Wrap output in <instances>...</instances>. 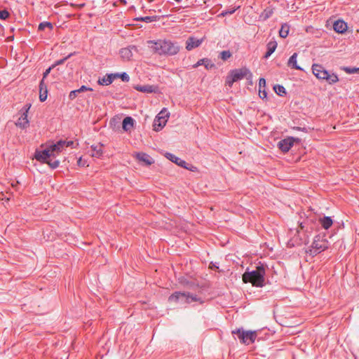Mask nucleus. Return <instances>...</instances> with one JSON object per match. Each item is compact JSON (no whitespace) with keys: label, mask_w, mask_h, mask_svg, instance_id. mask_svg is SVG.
Segmentation results:
<instances>
[{"label":"nucleus","mask_w":359,"mask_h":359,"mask_svg":"<svg viewBox=\"0 0 359 359\" xmlns=\"http://www.w3.org/2000/svg\"><path fill=\"white\" fill-rule=\"evenodd\" d=\"M187 3V5L184 6V8H189L191 5H193L192 2H189V0H186L185 1Z\"/></svg>","instance_id":"53"},{"label":"nucleus","mask_w":359,"mask_h":359,"mask_svg":"<svg viewBox=\"0 0 359 359\" xmlns=\"http://www.w3.org/2000/svg\"><path fill=\"white\" fill-rule=\"evenodd\" d=\"M135 156L140 162H142L144 165L149 166L154 163V159L147 153L137 152L135 153Z\"/></svg>","instance_id":"14"},{"label":"nucleus","mask_w":359,"mask_h":359,"mask_svg":"<svg viewBox=\"0 0 359 359\" xmlns=\"http://www.w3.org/2000/svg\"><path fill=\"white\" fill-rule=\"evenodd\" d=\"M273 13V11L271 8L267 7L265 8L263 12L260 15V18L262 19V20L265 21L269 18L271 17V15Z\"/></svg>","instance_id":"32"},{"label":"nucleus","mask_w":359,"mask_h":359,"mask_svg":"<svg viewBox=\"0 0 359 359\" xmlns=\"http://www.w3.org/2000/svg\"><path fill=\"white\" fill-rule=\"evenodd\" d=\"M102 144H98L96 145H92L91 149L93 151L92 156L96 158H100L102 155Z\"/></svg>","instance_id":"30"},{"label":"nucleus","mask_w":359,"mask_h":359,"mask_svg":"<svg viewBox=\"0 0 359 359\" xmlns=\"http://www.w3.org/2000/svg\"><path fill=\"white\" fill-rule=\"evenodd\" d=\"M184 285L191 286L192 285V283H191L189 280H187L186 282H184Z\"/></svg>","instance_id":"56"},{"label":"nucleus","mask_w":359,"mask_h":359,"mask_svg":"<svg viewBox=\"0 0 359 359\" xmlns=\"http://www.w3.org/2000/svg\"><path fill=\"white\" fill-rule=\"evenodd\" d=\"M312 72L315 76L319 80H325L330 85H333L339 81L338 76L326 70L325 67L319 64L312 65Z\"/></svg>","instance_id":"4"},{"label":"nucleus","mask_w":359,"mask_h":359,"mask_svg":"<svg viewBox=\"0 0 359 359\" xmlns=\"http://www.w3.org/2000/svg\"><path fill=\"white\" fill-rule=\"evenodd\" d=\"M309 243V236L307 233V230L302 233L300 230L297 229L294 236L288 241V245L290 247L300 246L303 244L307 245Z\"/></svg>","instance_id":"6"},{"label":"nucleus","mask_w":359,"mask_h":359,"mask_svg":"<svg viewBox=\"0 0 359 359\" xmlns=\"http://www.w3.org/2000/svg\"><path fill=\"white\" fill-rule=\"evenodd\" d=\"M244 78H246L247 80L252 83V74L248 67H243L239 69H231L226 77V86L231 88L233 83L239 81Z\"/></svg>","instance_id":"3"},{"label":"nucleus","mask_w":359,"mask_h":359,"mask_svg":"<svg viewBox=\"0 0 359 359\" xmlns=\"http://www.w3.org/2000/svg\"><path fill=\"white\" fill-rule=\"evenodd\" d=\"M273 53L269 50H266V52L263 56L264 59H268Z\"/></svg>","instance_id":"48"},{"label":"nucleus","mask_w":359,"mask_h":359,"mask_svg":"<svg viewBox=\"0 0 359 359\" xmlns=\"http://www.w3.org/2000/svg\"><path fill=\"white\" fill-rule=\"evenodd\" d=\"M165 157L170 161L171 162L175 163L178 166L183 168L184 169H187L188 170L196 172L197 171V168L191 164L187 163L185 161L182 160V158L176 156L172 153L166 152L165 154Z\"/></svg>","instance_id":"8"},{"label":"nucleus","mask_w":359,"mask_h":359,"mask_svg":"<svg viewBox=\"0 0 359 359\" xmlns=\"http://www.w3.org/2000/svg\"><path fill=\"white\" fill-rule=\"evenodd\" d=\"M43 77L39 83V100L41 102H45V90H43V85L45 82V72L42 73Z\"/></svg>","instance_id":"28"},{"label":"nucleus","mask_w":359,"mask_h":359,"mask_svg":"<svg viewBox=\"0 0 359 359\" xmlns=\"http://www.w3.org/2000/svg\"><path fill=\"white\" fill-rule=\"evenodd\" d=\"M57 154L52 151L51 150H48L46 149V164L50 166L51 169L57 168L60 165V161L58 160H53L54 158Z\"/></svg>","instance_id":"16"},{"label":"nucleus","mask_w":359,"mask_h":359,"mask_svg":"<svg viewBox=\"0 0 359 359\" xmlns=\"http://www.w3.org/2000/svg\"><path fill=\"white\" fill-rule=\"evenodd\" d=\"M278 43L274 38L266 44V50L273 53L277 48Z\"/></svg>","instance_id":"35"},{"label":"nucleus","mask_w":359,"mask_h":359,"mask_svg":"<svg viewBox=\"0 0 359 359\" xmlns=\"http://www.w3.org/2000/svg\"><path fill=\"white\" fill-rule=\"evenodd\" d=\"M326 249H327V245L325 244H320L318 243V241L313 240L311 247L306 250V252L312 257H315Z\"/></svg>","instance_id":"11"},{"label":"nucleus","mask_w":359,"mask_h":359,"mask_svg":"<svg viewBox=\"0 0 359 359\" xmlns=\"http://www.w3.org/2000/svg\"><path fill=\"white\" fill-rule=\"evenodd\" d=\"M332 27H333L334 31L336 33L341 34H344L348 29L347 23L341 19H338V20H335L333 23Z\"/></svg>","instance_id":"15"},{"label":"nucleus","mask_w":359,"mask_h":359,"mask_svg":"<svg viewBox=\"0 0 359 359\" xmlns=\"http://www.w3.org/2000/svg\"><path fill=\"white\" fill-rule=\"evenodd\" d=\"M137 48L134 45L128 46V47L123 48L119 50V54L122 59L124 60H130L133 55V52H137Z\"/></svg>","instance_id":"13"},{"label":"nucleus","mask_w":359,"mask_h":359,"mask_svg":"<svg viewBox=\"0 0 359 359\" xmlns=\"http://www.w3.org/2000/svg\"><path fill=\"white\" fill-rule=\"evenodd\" d=\"M294 129L299 131L307 132V129L306 128L296 127Z\"/></svg>","instance_id":"52"},{"label":"nucleus","mask_w":359,"mask_h":359,"mask_svg":"<svg viewBox=\"0 0 359 359\" xmlns=\"http://www.w3.org/2000/svg\"><path fill=\"white\" fill-rule=\"evenodd\" d=\"M46 28H48L51 30L53 28V25L51 22L46 21Z\"/></svg>","instance_id":"50"},{"label":"nucleus","mask_w":359,"mask_h":359,"mask_svg":"<svg viewBox=\"0 0 359 359\" xmlns=\"http://www.w3.org/2000/svg\"><path fill=\"white\" fill-rule=\"evenodd\" d=\"M294 146V137L289 136L278 142V148L283 152L287 153Z\"/></svg>","instance_id":"12"},{"label":"nucleus","mask_w":359,"mask_h":359,"mask_svg":"<svg viewBox=\"0 0 359 359\" xmlns=\"http://www.w3.org/2000/svg\"><path fill=\"white\" fill-rule=\"evenodd\" d=\"M188 298H189V304L193 302H198L200 303V304H203L204 303V300L202 298L199 297L197 294L191 293L189 292Z\"/></svg>","instance_id":"33"},{"label":"nucleus","mask_w":359,"mask_h":359,"mask_svg":"<svg viewBox=\"0 0 359 359\" xmlns=\"http://www.w3.org/2000/svg\"><path fill=\"white\" fill-rule=\"evenodd\" d=\"M111 74H106L103 77H100L97 83L100 86H109L113 83Z\"/></svg>","instance_id":"26"},{"label":"nucleus","mask_w":359,"mask_h":359,"mask_svg":"<svg viewBox=\"0 0 359 359\" xmlns=\"http://www.w3.org/2000/svg\"><path fill=\"white\" fill-rule=\"evenodd\" d=\"M78 145H79L78 142L75 143L72 140L66 141V144H65V147H73V148H76Z\"/></svg>","instance_id":"43"},{"label":"nucleus","mask_w":359,"mask_h":359,"mask_svg":"<svg viewBox=\"0 0 359 359\" xmlns=\"http://www.w3.org/2000/svg\"><path fill=\"white\" fill-rule=\"evenodd\" d=\"M341 69L349 74H359V67H343Z\"/></svg>","instance_id":"36"},{"label":"nucleus","mask_w":359,"mask_h":359,"mask_svg":"<svg viewBox=\"0 0 359 359\" xmlns=\"http://www.w3.org/2000/svg\"><path fill=\"white\" fill-rule=\"evenodd\" d=\"M238 8H232V9H227V10H225V11H223L220 14H219V16H226V15H231L233 13H235V11Z\"/></svg>","instance_id":"38"},{"label":"nucleus","mask_w":359,"mask_h":359,"mask_svg":"<svg viewBox=\"0 0 359 359\" xmlns=\"http://www.w3.org/2000/svg\"><path fill=\"white\" fill-rule=\"evenodd\" d=\"M209 267L210 269H219V265L217 262H210Z\"/></svg>","instance_id":"46"},{"label":"nucleus","mask_w":359,"mask_h":359,"mask_svg":"<svg viewBox=\"0 0 359 359\" xmlns=\"http://www.w3.org/2000/svg\"><path fill=\"white\" fill-rule=\"evenodd\" d=\"M297 55H298L297 53H294L289 58L288 62H287V65H288V67H290V68H292L293 69L303 70V69L297 65Z\"/></svg>","instance_id":"25"},{"label":"nucleus","mask_w":359,"mask_h":359,"mask_svg":"<svg viewBox=\"0 0 359 359\" xmlns=\"http://www.w3.org/2000/svg\"><path fill=\"white\" fill-rule=\"evenodd\" d=\"M201 65H203L208 70L215 68V65L212 62L210 59L207 57L199 60L196 64L193 65V67L197 68Z\"/></svg>","instance_id":"20"},{"label":"nucleus","mask_w":359,"mask_h":359,"mask_svg":"<svg viewBox=\"0 0 359 359\" xmlns=\"http://www.w3.org/2000/svg\"><path fill=\"white\" fill-rule=\"evenodd\" d=\"M320 238H321V236L320 235H316L315 237H314V239L313 240H316L318 241V243L320 242Z\"/></svg>","instance_id":"55"},{"label":"nucleus","mask_w":359,"mask_h":359,"mask_svg":"<svg viewBox=\"0 0 359 359\" xmlns=\"http://www.w3.org/2000/svg\"><path fill=\"white\" fill-rule=\"evenodd\" d=\"M88 90L92 91L93 88L83 85L79 88H78L76 90H72L69 94V100H73L77 97L79 93H83L85 91H88Z\"/></svg>","instance_id":"22"},{"label":"nucleus","mask_w":359,"mask_h":359,"mask_svg":"<svg viewBox=\"0 0 359 359\" xmlns=\"http://www.w3.org/2000/svg\"><path fill=\"white\" fill-rule=\"evenodd\" d=\"M265 266L259 263L255 270L249 271L248 269L243 274L242 279L245 283H250L253 286L262 287L265 281Z\"/></svg>","instance_id":"2"},{"label":"nucleus","mask_w":359,"mask_h":359,"mask_svg":"<svg viewBox=\"0 0 359 359\" xmlns=\"http://www.w3.org/2000/svg\"><path fill=\"white\" fill-rule=\"evenodd\" d=\"M33 160L36 161V163L34 164V168L40 174L43 173V164L45 163V147L43 144L41 145V149H36Z\"/></svg>","instance_id":"7"},{"label":"nucleus","mask_w":359,"mask_h":359,"mask_svg":"<svg viewBox=\"0 0 359 359\" xmlns=\"http://www.w3.org/2000/svg\"><path fill=\"white\" fill-rule=\"evenodd\" d=\"M189 292L176 291L168 297L169 302H174L180 304H189Z\"/></svg>","instance_id":"10"},{"label":"nucleus","mask_w":359,"mask_h":359,"mask_svg":"<svg viewBox=\"0 0 359 359\" xmlns=\"http://www.w3.org/2000/svg\"><path fill=\"white\" fill-rule=\"evenodd\" d=\"M259 95L262 100L266 99L267 93H266V88H264L263 90H259Z\"/></svg>","instance_id":"42"},{"label":"nucleus","mask_w":359,"mask_h":359,"mask_svg":"<svg viewBox=\"0 0 359 359\" xmlns=\"http://www.w3.org/2000/svg\"><path fill=\"white\" fill-rule=\"evenodd\" d=\"M231 55L232 54L229 50H222L219 54L220 58L224 61H226L228 59H229L231 57Z\"/></svg>","instance_id":"37"},{"label":"nucleus","mask_w":359,"mask_h":359,"mask_svg":"<svg viewBox=\"0 0 359 359\" xmlns=\"http://www.w3.org/2000/svg\"><path fill=\"white\" fill-rule=\"evenodd\" d=\"M305 228L304 223V222H299V227L297 229L304 231Z\"/></svg>","instance_id":"49"},{"label":"nucleus","mask_w":359,"mask_h":359,"mask_svg":"<svg viewBox=\"0 0 359 359\" xmlns=\"http://www.w3.org/2000/svg\"><path fill=\"white\" fill-rule=\"evenodd\" d=\"M71 56V55H69L67 57L63 58V59H61V60H57L56 62H55L54 64L52 65L53 67H55L56 65H60V64H62L68 57H69Z\"/></svg>","instance_id":"45"},{"label":"nucleus","mask_w":359,"mask_h":359,"mask_svg":"<svg viewBox=\"0 0 359 359\" xmlns=\"http://www.w3.org/2000/svg\"><path fill=\"white\" fill-rule=\"evenodd\" d=\"M318 222L322 228L325 230L329 229L333 224V219L330 216H323L322 217H319Z\"/></svg>","instance_id":"21"},{"label":"nucleus","mask_w":359,"mask_h":359,"mask_svg":"<svg viewBox=\"0 0 359 359\" xmlns=\"http://www.w3.org/2000/svg\"><path fill=\"white\" fill-rule=\"evenodd\" d=\"M167 119H164V116H156L153 123V130L156 132L161 130L167 123Z\"/></svg>","instance_id":"19"},{"label":"nucleus","mask_w":359,"mask_h":359,"mask_svg":"<svg viewBox=\"0 0 359 359\" xmlns=\"http://www.w3.org/2000/svg\"><path fill=\"white\" fill-rule=\"evenodd\" d=\"M31 107V104H26L18 112L20 116L15 122L16 126L25 129L29 125V122L27 118V113Z\"/></svg>","instance_id":"9"},{"label":"nucleus","mask_w":359,"mask_h":359,"mask_svg":"<svg viewBox=\"0 0 359 359\" xmlns=\"http://www.w3.org/2000/svg\"><path fill=\"white\" fill-rule=\"evenodd\" d=\"M203 41V39H197L194 36H189L186 41V49L191 50L194 48L199 47Z\"/></svg>","instance_id":"17"},{"label":"nucleus","mask_w":359,"mask_h":359,"mask_svg":"<svg viewBox=\"0 0 359 359\" xmlns=\"http://www.w3.org/2000/svg\"><path fill=\"white\" fill-rule=\"evenodd\" d=\"M65 144L66 141L62 140H58L56 143H52L51 144H48L46 142V149L58 154L65 147Z\"/></svg>","instance_id":"18"},{"label":"nucleus","mask_w":359,"mask_h":359,"mask_svg":"<svg viewBox=\"0 0 359 359\" xmlns=\"http://www.w3.org/2000/svg\"><path fill=\"white\" fill-rule=\"evenodd\" d=\"M149 2H152L154 0H148Z\"/></svg>","instance_id":"59"},{"label":"nucleus","mask_w":359,"mask_h":359,"mask_svg":"<svg viewBox=\"0 0 359 359\" xmlns=\"http://www.w3.org/2000/svg\"><path fill=\"white\" fill-rule=\"evenodd\" d=\"M290 25L287 23H284L281 25L280 29L279 30V36L281 38H286L289 34Z\"/></svg>","instance_id":"31"},{"label":"nucleus","mask_w":359,"mask_h":359,"mask_svg":"<svg viewBox=\"0 0 359 359\" xmlns=\"http://www.w3.org/2000/svg\"><path fill=\"white\" fill-rule=\"evenodd\" d=\"M273 90L275 93L279 96H284L285 95H286V90L282 85H275L273 86Z\"/></svg>","instance_id":"34"},{"label":"nucleus","mask_w":359,"mask_h":359,"mask_svg":"<svg viewBox=\"0 0 359 359\" xmlns=\"http://www.w3.org/2000/svg\"><path fill=\"white\" fill-rule=\"evenodd\" d=\"M147 43L153 53L158 55L173 56L180 50L178 43L170 39L150 40Z\"/></svg>","instance_id":"1"},{"label":"nucleus","mask_w":359,"mask_h":359,"mask_svg":"<svg viewBox=\"0 0 359 359\" xmlns=\"http://www.w3.org/2000/svg\"><path fill=\"white\" fill-rule=\"evenodd\" d=\"M135 123V119L131 116H126L123 119L122 128L124 131H129Z\"/></svg>","instance_id":"23"},{"label":"nucleus","mask_w":359,"mask_h":359,"mask_svg":"<svg viewBox=\"0 0 359 359\" xmlns=\"http://www.w3.org/2000/svg\"><path fill=\"white\" fill-rule=\"evenodd\" d=\"M134 88L140 92L142 93H155L156 87L151 85H144V86H140L137 85L134 86Z\"/></svg>","instance_id":"24"},{"label":"nucleus","mask_w":359,"mask_h":359,"mask_svg":"<svg viewBox=\"0 0 359 359\" xmlns=\"http://www.w3.org/2000/svg\"><path fill=\"white\" fill-rule=\"evenodd\" d=\"M54 67H53L52 65L50 66L48 68L46 69V76H48V74L50 73V70L52 69V68H53Z\"/></svg>","instance_id":"54"},{"label":"nucleus","mask_w":359,"mask_h":359,"mask_svg":"<svg viewBox=\"0 0 359 359\" xmlns=\"http://www.w3.org/2000/svg\"><path fill=\"white\" fill-rule=\"evenodd\" d=\"M302 142V140L298 137H294V144H300Z\"/></svg>","instance_id":"51"},{"label":"nucleus","mask_w":359,"mask_h":359,"mask_svg":"<svg viewBox=\"0 0 359 359\" xmlns=\"http://www.w3.org/2000/svg\"><path fill=\"white\" fill-rule=\"evenodd\" d=\"M10 16L9 12L4 9L0 11V19L1 20H6Z\"/></svg>","instance_id":"39"},{"label":"nucleus","mask_w":359,"mask_h":359,"mask_svg":"<svg viewBox=\"0 0 359 359\" xmlns=\"http://www.w3.org/2000/svg\"><path fill=\"white\" fill-rule=\"evenodd\" d=\"M38 29L39 31H43L45 29V21L44 22H41L39 25V27H38Z\"/></svg>","instance_id":"47"},{"label":"nucleus","mask_w":359,"mask_h":359,"mask_svg":"<svg viewBox=\"0 0 359 359\" xmlns=\"http://www.w3.org/2000/svg\"><path fill=\"white\" fill-rule=\"evenodd\" d=\"M46 97L48 96V90L46 89Z\"/></svg>","instance_id":"58"},{"label":"nucleus","mask_w":359,"mask_h":359,"mask_svg":"<svg viewBox=\"0 0 359 359\" xmlns=\"http://www.w3.org/2000/svg\"><path fill=\"white\" fill-rule=\"evenodd\" d=\"M182 0H175V2L177 3H180Z\"/></svg>","instance_id":"57"},{"label":"nucleus","mask_w":359,"mask_h":359,"mask_svg":"<svg viewBox=\"0 0 359 359\" xmlns=\"http://www.w3.org/2000/svg\"><path fill=\"white\" fill-rule=\"evenodd\" d=\"M259 90H263L266 88V80L264 78H260L259 80Z\"/></svg>","instance_id":"41"},{"label":"nucleus","mask_w":359,"mask_h":359,"mask_svg":"<svg viewBox=\"0 0 359 359\" xmlns=\"http://www.w3.org/2000/svg\"><path fill=\"white\" fill-rule=\"evenodd\" d=\"M157 116H164V119H167L170 116V113L168 111L166 108H163L158 114Z\"/></svg>","instance_id":"40"},{"label":"nucleus","mask_w":359,"mask_h":359,"mask_svg":"<svg viewBox=\"0 0 359 359\" xmlns=\"http://www.w3.org/2000/svg\"><path fill=\"white\" fill-rule=\"evenodd\" d=\"M160 20V17L158 15L153 16H145V17H138L135 19L136 21L145 22L147 23L156 22Z\"/></svg>","instance_id":"29"},{"label":"nucleus","mask_w":359,"mask_h":359,"mask_svg":"<svg viewBox=\"0 0 359 359\" xmlns=\"http://www.w3.org/2000/svg\"><path fill=\"white\" fill-rule=\"evenodd\" d=\"M112 76V79L114 81L116 79H121L123 82H128L130 81L129 75L123 72H117V73H111Z\"/></svg>","instance_id":"27"},{"label":"nucleus","mask_w":359,"mask_h":359,"mask_svg":"<svg viewBox=\"0 0 359 359\" xmlns=\"http://www.w3.org/2000/svg\"><path fill=\"white\" fill-rule=\"evenodd\" d=\"M231 334L235 339H238L241 344L246 345L254 343L257 337L255 331H245L243 327L232 330Z\"/></svg>","instance_id":"5"},{"label":"nucleus","mask_w":359,"mask_h":359,"mask_svg":"<svg viewBox=\"0 0 359 359\" xmlns=\"http://www.w3.org/2000/svg\"><path fill=\"white\" fill-rule=\"evenodd\" d=\"M86 163H87V161L86 160L83 161L81 157H80L77 161V164L79 166H82V167L87 166L88 165Z\"/></svg>","instance_id":"44"}]
</instances>
